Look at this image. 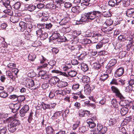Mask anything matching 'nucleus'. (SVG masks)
Listing matches in <instances>:
<instances>
[{
    "label": "nucleus",
    "instance_id": "obj_1",
    "mask_svg": "<svg viewBox=\"0 0 134 134\" xmlns=\"http://www.w3.org/2000/svg\"><path fill=\"white\" fill-rule=\"evenodd\" d=\"M101 14V12L97 10L85 13L82 15L79 21H76V24H81V22L91 21L100 16Z\"/></svg>",
    "mask_w": 134,
    "mask_h": 134
},
{
    "label": "nucleus",
    "instance_id": "obj_2",
    "mask_svg": "<svg viewBox=\"0 0 134 134\" xmlns=\"http://www.w3.org/2000/svg\"><path fill=\"white\" fill-rule=\"evenodd\" d=\"M117 63V60L113 58L110 60L108 64L106 66L108 72L110 73L111 71L113 69V66L115 65Z\"/></svg>",
    "mask_w": 134,
    "mask_h": 134
},
{
    "label": "nucleus",
    "instance_id": "obj_3",
    "mask_svg": "<svg viewBox=\"0 0 134 134\" xmlns=\"http://www.w3.org/2000/svg\"><path fill=\"white\" fill-rule=\"evenodd\" d=\"M6 121L8 123H10V124L16 127L19 125L20 124L19 120L12 117H9L7 119Z\"/></svg>",
    "mask_w": 134,
    "mask_h": 134
},
{
    "label": "nucleus",
    "instance_id": "obj_4",
    "mask_svg": "<svg viewBox=\"0 0 134 134\" xmlns=\"http://www.w3.org/2000/svg\"><path fill=\"white\" fill-rule=\"evenodd\" d=\"M111 91L113 93L115 94L116 96L121 99L124 98L122 95L117 87L115 86H112L111 87Z\"/></svg>",
    "mask_w": 134,
    "mask_h": 134
},
{
    "label": "nucleus",
    "instance_id": "obj_5",
    "mask_svg": "<svg viewBox=\"0 0 134 134\" xmlns=\"http://www.w3.org/2000/svg\"><path fill=\"white\" fill-rule=\"evenodd\" d=\"M127 41H129L128 43L126 46V49L127 51L131 50L134 51V40L133 38H127Z\"/></svg>",
    "mask_w": 134,
    "mask_h": 134
},
{
    "label": "nucleus",
    "instance_id": "obj_6",
    "mask_svg": "<svg viewBox=\"0 0 134 134\" xmlns=\"http://www.w3.org/2000/svg\"><path fill=\"white\" fill-rule=\"evenodd\" d=\"M26 87L31 89H33V87L34 86V81L32 79H27L24 81Z\"/></svg>",
    "mask_w": 134,
    "mask_h": 134
},
{
    "label": "nucleus",
    "instance_id": "obj_7",
    "mask_svg": "<svg viewBox=\"0 0 134 134\" xmlns=\"http://www.w3.org/2000/svg\"><path fill=\"white\" fill-rule=\"evenodd\" d=\"M97 130L98 131V134H104L107 130L106 126H103L101 124H98L97 126Z\"/></svg>",
    "mask_w": 134,
    "mask_h": 134
},
{
    "label": "nucleus",
    "instance_id": "obj_8",
    "mask_svg": "<svg viewBox=\"0 0 134 134\" xmlns=\"http://www.w3.org/2000/svg\"><path fill=\"white\" fill-rule=\"evenodd\" d=\"M21 105V103H18L15 104H11L9 107L12 112L15 113L19 109Z\"/></svg>",
    "mask_w": 134,
    "mask_h": 134
},
{
    "label": "nucleus",
    "instance_id": "obj_9",
    "mask_svg": "<svg viewBox=\"0 0 134 134\" xmlns=\"http://www.w3.org/2000/svg\"><path fill=\"white\" fill-rule=\"evenodd\" d=\"M124 69L123 67H121L117 69L114 73V76L115 77L118 78L124 74Z\"/></svg>",
    "mask_w": 134,
    "mask_h": 134
},
{
    "label": "nucleus",
    "instance_id": "obj_10",
    "mask_svg": "<svg viewBox=\"0 0 134 134\" xmlns=\"http://www.w3.org/2000/svg\"><path fill=\"white\" fill-rule=\"evenodd\" d=\"M39 76H41V78L43 79H48L50 77V75L48 74L47 71L45 70H41L39 72Z\"/></svg>",
    "mask_w": 134,
    "mask_h": 134
},
{
    "label": "nucleus",
    "instance_id": "obj_11",
    "mask_svg": "<svg viewBox=\"0 0 134 134\" xmlns=\"http://www.w3.org/2000/svg\"><path fill=\"white\" fill-rule=\"evenodd\" d=\"M29 109L28 105H24L20 111V116L24 117L25 115V114L29 110Z\"/></svg>",
    "mask_w": 134,
    "mask_h": 134
},
{
    "label": "nucleus",
    "instance_id": "obj_12",
    "mask_svg": "<svg viewBox=\"0 0 134 134\" xmlns=\"http://www.w3.org/2000/svg\"><path fill=\"white\" fill-rule=\"evenodd\" d=\"M102 38V35L99 34L93 33L91 38L92 42L96 43Z\"/></svg>",
    "mask_w": 134,
    "mask_h": 134
},
{
    "label": "nucleus",
    "instance_id": "obj_13",
    "mask_svg": "<svg viewBox=\"0 0 134 134\" xmlns=\"http://www.w3.org/2000/svg\"><path fill=\"white\" fill-rule=\"evenodd\" d=\"M23 34L25 36V38L27 40L34 41L36 40L37 39L36 37L33 35L31 36L30 34L27 32L23 33Z\"/></svg>",
    "mask_w": 134,
    "mask_h": 134
},
{
    "label": "nucleus",
    "instance_id": "obj_14",
    "mask_svg": "<svg viewBox=\"0 0 134 134\" xmlns=\"http://www.w3.org/2000/svg\"><path fill=\"white\" fill-rule=\"evenodd\" d=\"M125 14L126 16L129 18L133 17L134 14V8L128 9L126 11Z\"/></svg>",
    "mask_w": 134,
    "mask_h": 134
},
{
    "label": "nucleus",
    "instance_id": "obj_15",
    "mask_svg": "<svg viewBox=\"0 0 134 134\" xmlns=\"http://www.w3.org/2000/svg\"><path fill=\"white\" fill-rule=\"evenodd\" d=\"M91 88L90 85L88 83L86 84L84 87V91L85 94L88 95L91 92Z\"/></svg>",
    "mask_w": 134,
    "mask_h": 134
},
{
    "label": "nucleus",
    "instance_id": "obj_16",
    "mask_svg": "<svg viewBox=\"0 0 134 134\" xmlns=\"http://www.w3.org/2000/svg\"><path fill=\"white\" fill-rule=\"evenodd\" d=\"M59 80V79L57 77L55 76L51 77L49 80L51 84L55 85Z\"/></svg>",
    "mask_w": 134,
    "mask_h": 134
},
{
    "label": "nucleus",
    "instance_id": "obj_17",
    "mask_svg": "<svg viewBox=\"0 0 134 134\" xmlns=\"http://www.w3.org/2000/svg\"><path fill=\"white\" fill-rule=\"evenodd\" d=\"M87 123L88 124L90 128H93L96 126V124L92 120L88 119L86 121Z\"/></svg>",
    "mask_w": 134,
    "mask_h": 134
},
{
    "label": "nucleus",
    "instance_id": "obj_18",
    "mask_svg": "<svg viewBox=\"0 0 134 134\" xmlns=\"http://www.w3.org/2000/svg\"><path fill=\"white\" fill-rule=\"evenodd\" d=\"M68 84L65 81H60L59 82L57 85L58 87L59 88H64L68 86Z\"/></svg>",
    "mask_w": 134,
    "mask_h": 134
},
{
    "label": "nucleus",
    "instance_id": "obj_19",
    "mask_svg": "<svg viewBox=\"0 0 134 134\" xmlns=\"http://www.w3.org/2000/svg\"><path fill=\"white\" fill-rule=\"evenodd\" d=\"M27 24H26L25 22L23 21H21L19 23V25L21 27V30L23 31L25 29L27 28Z\"/></svg>",
    "mask_w": 134,
    "mask_h": 134
},
{
    "label": "nucleus",
    "instance_id": "obj_20",
    "mask_svg": "<svg viewBox=\"0 0 134 134\" xmlns=\"http://www.w3.org/2000/svg\"><path fill=\"white\" fill-rule=\"evenodd\" d=\"M19 19V17L18 16H13L10 17V20L12 23H15L18 22Z\"/></svg>",
    "mask_w": 134,
    "mask_h": 134
},
{
    "label": "nucleus",
    "instance_id": "obj_21",
    "mask_svg": "<svg viewBox=\"0 0 134 134\" xmlns=\"http://www.w3.org/2000/svg\"><path fill=\"white\" fill-rule=\"evenodd\" d=\"M95 0H82L81 3V5L82 6H88L90 3L89 2L91 1V2H93V1Z\"/></svg>",
    "mask_w": 134,
    "mask_h": 134
},
{
    "label": "nucleus",
    "instance_id": "obj_22",
    "mask_svg": "<svg viewBox=\"0 0 134 134\" xmlns=\"http://www.w3.org/2000/svg\"><path fill=\"white\" fill-rule=\"evenodd\" d=\"M80 7L78 6H76L72 8V12L74 13H78L80 12Z\"/></svg>",
    "mask_w": 134,
    "mask_h": 134
},
{
    "label": "nucleus",
    "instance_id": "obj_23",
    "mask_svg": "<svg viewBox=\"0 0 134 134\" xmlns=\"http://www.w3.org/2000/svg\"><path fill=\"white\" fill-rule=\"evenodd\" d=\"M108 75L107 74H101L99 80L101 82H104L108 79Z\"/></svg>",
    "mask_w": 134,
    "mask_h": 134
},
{
    "label": "nucleus",
    "instance_id": "obj_24",
    "mask_svg": "<svg viewBox=\"0 0 134 134\" xmlns=\"http://www.w3.org/2000/svg\"><path fill=\"white\" fill-rule=\"evenodd\" d=\"M130 102L128 100H121L119 103L120 105L121 106H129Z\"/></svg>",
    "mask_w": 134,
    "mask_h": 134
},
{
    "label": "nucleus",
    "instance_id": "obj_25",
    "mask_svg": "<svg viewBox=\"0 0 134 134\" xmlns=\"http://www.w3.org/2000/svg\"><path fill=\"white\" fill-rule=\"evenodd\" d=\"M80 85L78 83H75L72 85V90L74 92L77 91L78 89L79 88Z\"/></svg>",
    "mask_w": 134,
    "mask_h": 134
},
{
    "label": "nucleus",
    "instance_id": "obj_26",
    "mask_svg": "<svg viewBox=\"0 0 134 134\" xmlns=\"http://www.w3.org/2000/svg\"><path fill=\"white\" fill-rule=\"evenodd\" d=\"M117 121L114 118H110L109 122V125L110 126H114L116 124Z\"/></svg>",
    "mask_w": 134,
    "mask_h": 134
},
{
    "label": "nucleus",
    "instance_id": "obj_27",
    "mask_svg": "<svg viewBox=\"0 0 134 134\" xmlns=\"http://www.w3.org/2000/svg\"><path fill=\"white\" fill-rule=\"evenodd\" d=\"M8 127L9 131L12 133L15 132L17 128V127L10 124L8 125Z\"/></svg>",
    "mask_w": 134,
    "mask_h": 134
},
{
    "label": "nucleus",
    "instance_id": "obj_28",
    "mask_svg": "<svg viewBox=\"0 0 134 134\" xmlns=\"http://www.w3.org/2000/svg\"><path fill=\"white\" fill-rule=\"evenodd\" d=\"M52 73H56L60 74V75H62L65 77H67L68 75L65 72H62L58 70H54L51 71Z\"/></svg>",
    "mask_w": 134,
    "mask_h": 134
},
{
    "label": "nucleus",
    "instance_id": "obj_29",
    "mask_svg": "<svg viewBox=\"0 0 134 134\" xmlns=\"http://www.w3.org/2000/svg\"><path fill=\"white\" fill-rule=\"evenodd\" d=\"M129 109L126 107H124L121 109L120 113L122 116L125 115L128 112Z\"/></svg>",
    "mask_w": 134,
    "mask_h": 134
},
{
    "label": "nucleus",
    "instance_id": "obj_30",
    "mask_svg": "<svg viewBox=\"0 0 134 134\" xmlns=\"http://www.w3.org/2000/svg\"><path fill=\"white\" fill-rule=\"evenodd\" d=\"M53 24L54 23L53 22L45 24V29L48 30H51L53 26Z\"/></svg>",
    "mask_w": 134,
    "mask_h": 134
},
{
    "label": "nucleus",
    "instance_id": "obj_31",
    "mask_svg": "<svg viewBox=\"0 0 134 134\" xmlns=\"http://www.w3.org/2000/svg\"><path fill=\"white\" fill-rule=\"evenodd\" d=\"M101 14L100 15V16L101 15L106 17H108L111 16V14L110 12L108 10L103 12V13L101 12Z\"/></svg>",
    "mask_w": 134,
    "mask_h": 134
},
{
    "label": "nucleus",
    "instance_id": "obj_32",
    "mask_svg": "<svg viewBox=\"0 0 134 134\" xmlns=\"http://www.w3.org/2000/svg\"><path fill=\"white\" fill-rule=\"evenodd\" d=\"M81 69L83 71L85 72L88 70V68L87 65L84 63L81 64Z\"/></svg>",
    "mask_w": 134,
    "mask_h": 134
},
{
    "label": "nucleus",
    "instance_id": "obj_33",
    "mask_svg": "<svg viewBox=\"0 0 134 134\" xmlns=\"http://www.w3.org/2000/svg\"><path fill=\"white\" fill-rule=\"evenodd\" d=\"M62 113V111H56L54 113L52 117V118L54 120L57 119L60 116Z\"/></svg>",
    "mask_w": 134,
    "mask_h": 134
},
{
    "label": "nucleus",
    "instance_id": "obj_34",
    "mask_svg": "<svg viewBox=\"0 0 134 134\" xmlns=\"http://www.w3.org/2000/svg\"><path fill=\"white\" fill-rule=\"evenodd\" d=\"M46 131L47 134H52L54 130L52 127L48 126L46 128Z\"/></svg>",
    "mask_w": 134,
    "mask_h": 134
},
{
    "label": "nucleus",
    "instance_id": "obj_35",
    "mask_svg": "<svg viewBox=\"0 0 134 134\" xmlns=\"http://www.w3.org/2000/svg\"><path fill=\"white\" fill-rule=\"evenodd\" d=\"M82 81L83 83H87L90 81V78L87 76H84L82 77Z\"/></svg>",
    "mask_w": 134,
    "mask_h": 134
},
{
    "label": "nucleus",
    "instance_id": "obj_36",
    "mask_svg": "<svg viewBox=\"0 0 134 134\" xmlns=\"http://www.w3.org/2000/svg\"><path fill=\"white\" fill-rule=\"evenodd\" d=\"M56 63V61L54 60H50L48 62V64L49 65L51 66V67L48 70H50L53 69L54 66L55 65Z\"/></svg>",
    "mask_w": 134,
    "mask_h": 134
},
{
    "label": "nucleus",
    "instance_id": "obj_37",
    "mask_svg": "<svg viewBox=\"0 0 134 134\" xmlns=\"http://www.w3.org/2000/svg\"><path fill=\"white\" fill-rule=\"evenodd\" d=\"M69 21V19L66 18H65L62 19L59 23L60 25H65Z\"/></svg>",
    "mask_w": 134,
    "mask_h": 134
},
{
    "label": "nucleus",
    "instance_id": "obj_38",
    "mask_svg": "<svg viewBox=\"0 0 134 134\" xmlns=\"http://www.w3.org/2000/svg\"><path fill=\"white\" fill-rule=\"evenodd\" d=\"M87 130L86 127L85 126H82L80 127L78 130L76 131L77 133H83Z\"/></svg>",
    "mask_w": 134,
    "mask_h": 134
},
{
    "label": "nucleus",
    "instance_id": "obj_39",
    "mask_svg": "<svg viewBox=\"0 0 134 134\" xmlns=\"http://www.w3.org/2000/svg\"><path fill=\"white\" fill-rule=\"evenodd\" d=\"M134 87L133 86H131L129 85L125 88V91L128 93H130L132 91Z\"/></svg>",
    "mask_w": 134,
    "mask_h": 134
},
{
    "label": "nucleus",
    "instance_id": "obj_40",
    "mask_svg": "<svg viewBox=\"0 0 134 134\" xmlns=\"http://www.w3.org/2000/svg\"><path fill=\"white\" fill-rule=\"evenodd\" d=\"M105 43L104 40L100 41L96 45V49L100 48L103 47V44H104Z\"/></svg>",
    "mask_w": 134,
    "mask_h": 134
},
{
    "label": "nucleus",
    "instance_id": "obj_41",
    "mask_svg": "<svg viewBox=\"0 0 134 134\" xmlns=\"http://www.w3.org/2000/svg\"><path fill=\"white\" fill-rule=\"evenodd\" d=\"M6 73L7 75L8 76L9 78L12 79L13 81H14L15 80V77L13 76L10 71H6Z\"/></svg>",
    "mask_w": 134,
    "mask_h": 134
},
{
    "label": "nucleus",
    "instance_id": "obj_42",
    "mask_svg": "<svg viewBox=\"0 0 134 134\" xmlns=\"http://www.w3.org/2000/svg\"><path fill=\"white\" fill-rule=\"evenodd\" d=\"M21 5V3L19 2H16L12 5L13 7L15 9H19Z\"/></svg>",
    "mask_w": 134,
    "mask_h": 134
},
{
    "label": "nucleus",
    "instance_id": "obj_43",
    "mask_svg": "<svg viewBox=\"0 0 134 134\" xmlns=\"http://www.w3.org/2000/svg\"><path fill=\"white\" fill-rule=\"evenodd\" d=\"M25 99V97L24 95H20L17 96V100L20 103L24 101Z\"/></svg>",
    "mask_w": 134,
    "mask_h": 134
},
{
    "label": "nucleus",
    "instance_id": "obj_44",
    "mask_svg": "<svg viewBox=\"0 0 134 134\" xmlns=\"http://www.w3.org/2000/svg\"><path fill=\"white\" fill-rule=\"evenodd\" d=\"M111 103L114 107L116 108L118 107V104L119 103L118 102L116 99H113L111 101Z\"/></svg>",
    "mask_w": 134,
    "mask_h": 134
},
{
    "label": "nucleus",
    "instance_id": "obj_45",
    "mask_svg": "<svg viewBox=\"0 0 134 134\" xmlns=\"http://www.w3.org/2000/svg\"><path fill=\"white\" fill-rule=\"evenodd\" d=\"M36 8V6L32 4L29 5L27 8V10L30 12H32L34 11Z\"/></svg>",
    "mask_w": 134,
    "mask_h": 134
},
{
    "label": "nucleus",
    "instance_id": "obj_46",
    "mask_svg": "<svg viewBox=\"0 0 134 134\" xmlns=\"http://www.w3.org/2000/svg\"><path fill=\"white\" fill-rule=\"evenodd\" d=\"M77 73V72L75 70H71L68 72L69 75L71 77L75 76Z\"/></svg>",
    "mask_w": 134,
    "mask_h": 134
},
{
    "label": "nucleus",
    "instance_id": "obj_47",
    "mask_svg": "<svg viewBox=\"0 0 134 134\" xmlns=\"http://www.w3.org/2000/svg\"><path fill=\"white\" fill-rule=\"evenodd\" d=\"M41 105L43 109L44 110L50 109V104H46L43 102L41 104Z\"/></svg>",
    "mask_w": 134,
    "mask_h": 134
},
{
    "label": "nucleus",
    "instance_id": "obj_48",
    "mask_svg": "<svg viewBox=\"0 0 134 134\" xmlns=\"http://www.w3.org/2000/svg\"><path fill=\"white\" fill-rule=\"evenodd\" d=\"M3 12L9 15H12L13 14V11L9 9H7L4 10L3 11Z\"/></svg>",
    "mask_w": 134,
    "mask_h": 134
},
{
    "label": "nucleus",
    "instance_id": "obj_49",
    "mask_svg": "<svg viewBox=\"0 0 134 134\" xmlns=\"http://www.w3.org/2000/svg\"><path fill=\"white\" fill-rule=\"evenodd\" d=\"M119 131L123 134H128L125 127L123 126H121L119 127Z\"/></svg>",
    "mask_w": 134,
    "mask_h": 134
},
{
    "label": "nucleus",
    "instance_id": "obj_50",
    "mask_svg": "<svg viewBox=\"0 0 134 134\" xmlns=\"http://www.w3.org/2000/svg\"><path fill=\"white\" fill-rule=\"evenodd\" d=\"M2 3L3 5L7 8L8 6L10 5V1L9 0H2Z\"/></svg>",
    "mask_w": 134,
    "mask_h": 134
},
{
    "label": "nucleus",
    "instance_id": "obj_51",
    "mask_svg": "<svg viewBox=\"0 0 134 134\" xmlns=\"http://www.w3.org/2000/svg\"><path fill=\"white\" fill-rule=\"evenodd\" d=\"M48 35L47 33H42L40 38L42 40H45L48 37Z\"/></svg>",
    "mask_w": 134,
    "mask_h": 134
},
{
    "label": "nucleus",
    "instance_id": "obj_52",
    "mask_svg": "<svg viewBox=\"0 0 134 134\" xmlns=\"http://www.w3.org/2000/svg\"><path fill=\"white\" fill-rule=\"evenodd\" d=\"M16 67V64L13 63H10L7 65V67L10 70H12Z\"/></svg>",
    "mask_w": 134,
    "mask_h": 134
},
{
    "label": "nucleus",
    "instance_id": "obj_53",
    "mask_svg": "<svg viewBox=\"0 0 134 134\" xmlns=\"http://www.w3.org/2000/svg\"><path fill=\"white\" fill-rule=\"evenodd\" d=\"M66 40H67L65 37L64 36H60L58 40V41L60 42H65Z\"/></svg>",
    "mask_w": 134,
    "mask_h": 134
},
{
    "label": "nucleus",
    "instance_id": "obj_54",
    "mask_svg": "<svg viewBox=\"0 0 134 134\" xmlns=\"http://www.w3.org/2000/svg\"><path fill=\"white\" fill-rule=\"evenodd\" d=\"M101 67V65L100 64L96 63L93 64V68L95 69H99Z\"/></svg>",
    "mask_w": 134,
    "mask_h": 134
},
{
    "label": "nucleus",
    "instance_id": "obj_55",
    "mask_svg": "<svg viewBox=\"0 0 134 134\" xmlns=\"http://www.w3.org/2000/svg\"><path fill=\"white\" fill-rule=\"evenodd\" d=\"M37 14L39 17L44 16L46 15V14L45 12L41 10L38 11L37 12Z\"/></svg>",
    "mask_w": 134,
    "mask_h": 134
},
{
    "label": "nucleus",
    "instance_id": "obj_56",
    "mask_svg": "<svg viewBox=\"0 0 134 134\" xmlns=\"http://www.w3.org/2000/svg\"><path fill=\"white\" fill-rule=\"evenodd\" d=\"M60 34L54 32L52 35V37L53 38V40L58 39L59 38L60 36Z\"/></svg>",
    "mask_w": 134,
    "mask_h": 134
},
{
    "label": "nucleus",
    "instance_id": "obj_57",
    "mask_svg": "<svg viewBox=\"0 0 134 134\" xmlns=\"http://www.w3.org/2000/svg\"><path fill=\"white\" fill-rule=\"evenodd\" d=\"M33 114L34 113L32 111L30 113L27 120L28 121L29 123H30L33 119L32 116Z\"/></svg>",
    "mask_w": 134,
    "mask_h": 134
},
{
    "label": "nucleus",
    "instance_id": "obj_58",
    "mask_svg": "<svg viewBox=\"0 0 134 134\" xmlns=\"http://www.w3.org/2000/svg\"><path fill=\"white\" fill-rule=\"evenodd\" d=\"M110 85H118V82L117 81V80L114 78L113 79L110 83Z\"/></svg>",
    "mask_w": 134,
    "mask_h": 134
},
{
    "label": "nucleus",
    "instance_id": "obj_59",
    "mask_svg": "<svg viewBox=\"0 0 134 134\" xmlns=\"http://www.w3.org/2000/svg\"><path fill=\"white\" fill-rule=\"evenodd\" d=\"M73 93L75 94L79 95V97L81 99H84L85 98V97L81 93V91L75 93Z\"/></svg>",
    "mask_w": 134,
    "mask_h": 134
},
{
    "label": "nucleus",
    "instance_id": "obj_60",
    "mask_svg": "<svg viewBox=\"0 0 134 134\" xmlns=\"http://www.w3.org/2000/svg\"><path fill=\"white\" fill-rule=\"evenodd\" d=\"M36 58V55L33 54H29L28 57V59L32 61H34Z\"/></svg>",
    "mask_w": 134,
    "mask_h": 134
},
{
    "label": "nucleus",
    "instance_id": "obj_61",
    "mask_svg": "<svg viewBox=\"0 0 134 134\" xmlns=\"http://www.w3.org/2000/svg\"><path fill=\"white\" fill-rule=\"evenodd\" d=\"M118 40L121 42H124L125 41L126 39L125 37L122 35H120L118 37Z\"/></svg>",
    "mask_w": 134,
    "mask_h": 134
},
{
    "label": "nucleus",
    "instance_id": "obj_62",
    "mask_svg": "<svg viewBox=\"0 0 134 134\" xmlns=\"http://www.w3.org/2000/svg\"><path fill=\"white\" fill-rule=\"evenodd\" d=\"M64 92V91H63L62 90H58L55 91V93L56 94L58 95L63 96L64 94L63 93Z\"/></svg>",
    "mask_w": 134,
    "mask_h": 134
},
{
    "label": "nucleus",
    "instance_id": "obj_63",
    "mask_svg": "<svg viewBox=\"0 0 134 134\" xmlns=\"http://www.w3.org/2000/svg\"><path fill=\"white\" fill-rule=\"evenodd\" d=\"M105 23L107 25L110 26L113 24V21L111 19H110L107 20Z\"/></svg>",
    "mask_w": 134,
    "mask_h": 134
},
{
    "label": "nucleus",
    "instance_id": "obj_64",
    "mask_svg": "<svg viewBox=\"0 0 134 134\" xmlns=\"http://www.w3.org/2000/svg\"><path fill=\"white\" fill-rule=\"evenodd\" d=\"M128 83L129 85L133 86L134 85V78L131 77L128 81Z\"/></svg>",
    "mask_w": 134,
    "mask_h": 134
}]
</instances>
